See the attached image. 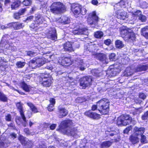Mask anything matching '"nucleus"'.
Instances as JSON below:
<instances>
[{"mask_svg": "<svg viewBox=\"0 0 148 148\" xmlns=\"http://www.w3.org/2000/svg\"><path fill=\"white\" fill-rule=\"evenodd\" d=\"M61 23L63 24H66L70 23V20L67 17H64L62 19Z\"/></svg>", "mask_w": 148, "mask_h": 148, "instance_id": "41", "label": "nucleus"}, {"mask_svg": "<svg viewBox=\"0 0 148 148\" xmlns=\"http://www.w3.org/2000/svg\"><path fill=\"white\" fill-rule=\"evenodd\" d=\"M11 89H12V90H14V91L17 92L20 95H25V93L24 92H22V91H20L18 90L15 88L13 87H12V88H11Z\"/></svg>", "mask_w": 148, "mask_h": 148, "instance_id": "59", "label": "nucleus"}, {"mask_svg": "<svg viewBox=\"0 0 148 148\" xmlns=\"http://www.w3.org/2000/svg\"><path fill=\"white\" fill-rule=\"evenodd\" d=\"M112 143L110 141H106L102 143V148L110 147L112 145Z\"/></svg>", "mask_w": 148, "mask_h": 148, "instance_id": "39", "label": "nucleus"}, {"mask_svg": "<svg viewBox=\"0 0 148 148\" xmlns=\"http://www.w3.org/2000/svg\"><path fill=\"white\" fill-rule=\"evenodd\" d=\"M73 125L72 121L69 119H66L62 121L58 126V131L64 134L68 132V129L71 128Z\"/></svg>", "mask_w": 148, "mask_h": 148, "instance_id": "3", "label": "nucleus"}, {"mask_svg": "<svg viewBox=\"0 0 148 148\" xmlns=\"http://www.w3.org/2000/svg\"><path fill=\"white\" fill-rule=\"evenodd\" d=\"M145 129L143 127H138L137 126L135 127L134 128V134L136 136L141 135L145 132Z\"/></svg>", "mask_w": 148, "mask_h": 148, "instance_id": "22", "label": "nucleus"}, {"mask_svg": "<svg viewBox=\"0 0 148 148\" xmlns=\"http://www.w3.org/2000/svg\"><path fill=\"white\" fill-rule=\"evenodd\" d=\"M25 64V62H21V61H18L16 63V65L17 67L19 68H23Z\"/></svg>", "mask_w": 148, "mask_h": 148, "instance_id": "38", "label": "nucleus"}, {"mask_svg": "<svg viewBox=\"0 0 148 148\" xmlns=\"http://www.w3.org/2000/svg\"><path fill=\"white\" fill-rule=\"evenodd\" d=\"M27 104L34 113H36L39 112L37 108L32 103L28 102L27 103Z\"/></svg>", "mask_w": 148, "mask_h": 148, "instance_id": "29", "label": "nucleus"}, {"mask_svg": "<svg viewBox=\"0 0 148 148\" xmlns=\"http://www.w3.org/2000/svg\"><path fill=\"white\" fill-rule=\"evenodd\" d=\"M147 68L148 66L146 65H140L136 69V71L138 72L142 71H145L147 70Z\"/></svg>", "mask_w": 148, "mask_h": 148, "instance_id": "31", "label": "nucleus"}, {"mask_svg": "<svg viewBox=\"0 0 148 148\" xmlns=\"http://www.w3.org/2000/svg\"><path fill=\"white\" fill-rule=\"evenodd\" d=\"M40 25L38 23L36 22L34 20V22L32 23L30 25V27L33 29H35L36 28H37Z\"/></svg>", "mask_w": 148, "mask_h": 148, "instance_id": "40", "label": "nucleus"}, {"mask_svg": "<svg viewBox=\"0 0 148 148\" xmlns=\"http://www.w3.org/2000/svg\"><path fill=\"white\" fill-rule=\"evenodd\" d=\"M87 30L88 29L86 27L78 26L72 31V33L75 35L84 34Z\"/></svg>", "mask_w": 148, "mask_h": 148, "instance_id": "11", "label": "nucleus"}, {"mask_svg": "<svg viewBox=\"0 0 148 148\" xmlns=\"http://www.w3.org/2000/svg\"><path fill=\"white\" fill-rule=\"evenodd\" d=\"M34 58L36 60H35L38 66H41L46 62V61L44 60L42 58L35 57Z\"/></svg>", "mask_w": 148, "mask_h": 148, "instance_id": "30", "label": "nucleus"}, {"mask_svg": "<svg viewBox=\"0 0 148 148\" xmlns=\"http://www.w3.org/2000/svg\"><path fill=\"white\" fill-rule=\"evenodd\" d=\"M16 105L17 109L19 112L21 117L24 121L23 125L24 127H25L27 123L24 114V111L23 106V104L21 102H17Z\"/></svg>", "mask_w": 148, "mask_h": 148, "instance_id": "8", "label": "nucleus"}, {"mask_svg": "<svg viewBox=\"0 0 148 148\" xmlns=\"http://www.w3.org/2000/svg\"><path fill=\"white\" fill-rule=\"evenodd\" d=\"M53 77L49 73H45L40 75L39 78V82L43 87H50L53 82Z\"/></svg>", "mask_w": 148, "mask_h": 148, "instance_id": "1", "label": "nucleus"}, {"mask_svg": "<svg viewBox=\"0 0 148 148\" xmlns=\"http://www.w3.org/2000/svg\"><path fill=\"white\" fill-rule=\"evenodd\" d=\"M130 140L133 144H135L139 142V138L134 135H132L130 138Z\"/></svg>", "mask_w": 148, "mask_h": 148, "instance_id": "33", "label": "nucleus"}, {"mask_svg": "<svg viewBox=\"0 0 148 148\" xmlns=\"http://www.w3.org/2000/svg\"><path fill=\"white\" fill-rule=\"evenodd\" d=\"M133 68V67H132L131 68L130 67H127L124 73V75L126 76H130L133 74L134 72H136V69L134 70Z\"/></svg>", "mask_w": 148, "mask_h": 148, "instance_id": "24", "label": "nucleus"}, {"mask_svg": "<svg viewBox=\"0 0 148 148\" xmlns=\"http://www.w3.org/2000/svg\"><path fill=\"white\" fill-rule=\"evenodd\" d=\"M8 100V98L6 95L4 94L3 92H0V101L5 102H7Z\"/></svg>", "mask_w": 148, "mask_h": 148, "instance_id": "34", "label": "nucleus"}, {"mask_svg": "<svg viewBox=\"0 0 148 148\" xmlns=\"http://www.w3.org/2000/svg\"><path fill=\"white\" fill-rule=\"evenodd\" d=\"M115 131V129L114 128H108V130L107 131H106V134H108V133H107L108 132L109 133V134H108L110 135L111 136H113L114 135V133H110V132H114V131Z\"/></svg>", "mask_w": 148, "mask_h": 148, "instance_id": "47", "label": "nucleus"}, {"mask_svg": "<svg viewBox=\"0 0 148 148\" xmlns=\"http://www.w3.org/2000/svg\"><path fill=\"white\" fill-rule=\"evenodd\" d=\"M58 62L64 66H69L73 62L71 57H61L59 60Z\"/></svg>", "mask_w": 148, "mask_h": 148, "instance_id": "9", "label": "nucleus"}, {"mask_svg": "<svg viewBox=\"0 0 148 148\" xmlns=\"http://www.w3.org/2000/svg\"><path fill=\"white\" fill-rule=\"evenodd\" d=\"M147 5V3L146 2H143L140 5L141 7L143 8H146Z\"/></svg>", "mask_w": 148, "mask_h": 148, "instance_id": "64", "label": "nucleus"}, {"mask_svg": "<svg viewBox=\"0 0 148 148\" xmlns=\"http://www.w3.org/2000/svg\"><path fill=\"white\" fill-rule=\"evenodd\" d=\"M5 120L7 121H12V116L10 114H8L5 116Z\"/></svg>", "mask_w": 148, "mask_h": 148, "instance_id": "50", "label": "nucleus"}, {"mask_svg": "<svg viewBox=\"0 0 148 148\" xmlns=\"http://www.w3.org/2000/svg\"><path fill=\"white\" fill-rule=\"evenodd\" d=\"M146 95L143 93H140L139 95V97L144 100L146 97Z\"/></svg>", "mask_w": 148, "mask_h": 148, "instance_id": "61", "label": "nucleus"}, {"mask_svg": "<svg viewBox=\"0 0 148 148\" xmlns=\"http://www.w3.org/2000/svg\"><path fill=\"white\" fill-rule=\"evenodd\" d=\"M63 49L65 51L72 52L74 51V50L73 48L71 43L69 42H66L63 44Z\"/></svg>", "mask_w": 148, "mask_h": 148, "instance_id": "16", "label": "nucleus"}, {"mask_svg": "<svg viewBox=\"0 0 148 148\" xmlns=\"http://www.w3.org/2000/svg\"><path fill=\"white\" fill-rule=\"evenodd\" d=\"M139 19L142 22H145L146 20V17L144 15H141L139 16Z\"/></svg>", "mask_w": 148, "mask_h": 148, "instance_id": "51", "label": "nucleus"}, {"mask_svg": "<svg viewBox=\"0 0 148 148\" xmlns=\"http://www.w3.org/2000/svg\"><path fill=\"white\" fill-rule=\"evenodd\" d=\"M141 34L147 39H148V26L142 28L141 30Z\"/></svg>", "mask_w": 148, "mask_h": 148, "instance_id": "32", "label": "nucleus"}, {"mask_svg": "<svg viewBox=\"0 0 148 148\" xmlns=\"http://www.w3.org/2000/svg\"><path fill=\"white\" fill-rule=\"evenodd\" d=\"M26 11V8H23L20 9L18 12H15L13 14L14 18L18 20L21 18L20 16L23 15Z\"/></svg>", "mask_w": 148, "mask_h": 148, "instance_id": "18", "label": "nucleus"}, {"mask_svg": "<svg viewBox=\"0 0 148 148\" xmlns=\"http://www.w3.org/2000/svg\"><path fill=\"white\" fill-rule=\"evenodd\" d=\"M26 138L25 137L21 135H19L18 137V140L22 145L24 146H29L31 145L32 143V141L29 140L26 141Z\"/></svg>", "mask_w": 148, "mask_h": 148, "instance_id": "13", "label": "nucleus"}, {"mask_svg": "<svg viewBox=\"0 0 148 148\" xmlns=\"http://www.w3.org/2000/svg\"><path fill=\"white\" fill-rule=\"evenodd\" d=\"M120 71V70L118 68H114L110 71H108L107 73V77H111L116 76Z\"/></svg>", "mask_w": 148, "mask_h": 148, "instance_id": "17", "label": "nucleus"}, {"mask_svg": "<svg viewBox=\"0 0 148 148\" xmlns=\"http://www.w3.org/2000/svg\"><path fill=\"white\" fill-rule=\"evenodd\" d=\"M24 131L27 135H29L30 134L29 129L28 128H25L24 130Z\"/></svg>", "mask_w": 148, "mask_h": 148, "instance_id": "63", "label": "nucleus"}, {"mask_svg": "<svg viewBox=\"0 0 148 148\" xmlns=\"http://www.w3.org/2000/svg\"><path fill=\"white\" fill-rule=\"evenodd\" d=\"M35 60V59L34 58L28 62V66L30 68L35 69L38 66Z\"/></svg>", "mask_w": 148, "mask_h": 148, "instance_id": "27", "label": "nucleus"}, {"mask_svg": "<svg viewBox=\"0 0 148 148\" xmlns=\"http://www.w3.org/2000/svg\"><path fill=\"white\" fill-rule=\"evenodd\" d=\"M132 118L128 115H122L118 118L117 124L119 125H127L131 122Z\"/></svg>", "mask_w": 148, "mask_h": 148, "instance_id": "6", "label": "nucleus"}, {"mask_svg": "<svg viewBox=\"0 0 148 148\" xmlns=\"http://www.w3.org/2000/svg\"><path fill=\"white\" fill-rule=\"evenodd\" d=\"M54 106V105H51L49 104L47 107V110L49 112L52 111L53 110V108Z\"/></svg>", "mask_w": 148, "mask_h": 148, "instance_id": "57", "label": "nucleus"}, {"mask_svg": "<svg viewBox=\"0 0 148 148\" xmlns=\"http://www.w3.org/2000/svg\"><path fill=\"white\" fill-rule=\"evenodd\" d=\"M116 17L121 19L125 20L127 18V13L123 10L116 11Z\"/></svg>", "mask_w": 148, "mask_h": 148, "instance_id": "20", "label": "nucleus"}, {"mask_svg": "<svg viewBox=\"0 0 148 148\" xmlns=\"http://www.w3.org/2000/svg\"><path fill=\"white\" fill-rule=\"evenodd\" d=\"M84 115L92 119H97L100 118V115L95 112L91 111L90 110L85 111L84 113Z\"/></svg>", "mask_w": 148, "mask_h": 148, "instance_id": "15", "label": "nucleus"}, {"mask_svg": "<svg viewBox=\"0 0 148 148\" xmlns=\"http://www.w3.org/2000/svg\"><path fill=\"white\" fill-rule=\"evenodd\" d=\"M8 61L5 59H0V71H5L8 67Z\"/></svg>", "mask_w": 148, "mask_h": 148, "instance_id": "19", "label": "nucleus"}, {"mask_svg": "<svg viewBox=\"0 0 148 148\" xmlns=\"http://www.w3.org/2000/svg\"><path fill=\"white\" fill-rule=\"evenodd\" d=\"M76 130L75 128L71 127V128L68 129V132L66 134H70L71 136H74L76 134Z\"/></svg>", "mask_w": 148, "mask_h": 148, "instance_id": "36", "label": "nucleus"}, {"mask_svg": "<svg viewBox=\"0 0 148 148\" xmlns=\"http://www.w3.org/2000/svg\"><path fill=\"white\" fill-rule=\"evenodd\" d=\"M116 47L117 48L121 49L124 46V45L122 42L120 40H117L115 41Z\"/></svg>", "mask_w": 148, "mask_h": 148, "instance_id": "35", "label": "nucleus"}, {"mask_svg": "<svg viewBox=\"0 0 148 148\" xmlns=\"http://www.w3.org/2000/svg\"><path fill=\"white\" fill-rule=\"evenodd\" d=\"M94 36L97 38H101L102 37V32L101 31H97L95 33Z\"/></svg>", "mask_w": 148, "mask_h": 148, "instance_id": "46", "label": "nucleus"}, {"mask_svg": "<svg viewBox=\"0 0 148 148\" xmlns=\"http://www.w3.org/2000/svg\"><path fill=\"white\" fill-rule=\"evenodd\" d=\"M56 124H52L51 125H50L49 128L50 130H54L56 126Z\"/></svg>", "mask_w": 148, "mask_h": 148, "instance_id": "62", "label": "nucleus"}, {"mask_svg": "<svg viewBox=\"0 0 148 148\" xmlns=\"http://www.w3.org/2000/svg\"><path fill=\"white\" fill-rule=\"evenodd\" d=\"M132 129V127L131 126L128 127L124 130L123 132L124 133L127 134Z\"/></svg>", "mask_w": 148, "mask_h": 148, "instance_id": "60", "label": "nucleus"}, {"mask_svg": "<svg viewBox=\"0 0 148 148\" xmlns=\"http://www.w3.org/2000/svg\"><path fill=\"white\" fill-rule=\"evenodd\" d=\"M21 87L26 92H29L31 89L30 86L28 85L24 81L22 82L21 83Z\"/></svg>", "mask_w": 148, "mask_h": 148, "instance_id": "26", "label": "nucleus"}, {"mask_svg": "<svg viewBox=\"0 0 148 148\" xmlns=\"http://www.w3.org/2000/svg\"><path fill=\"white\" fill-rule=\"evenodd\" d=\"M71 10L74 16L77 18L82 17L85 15L87 12L85 8L78 4L73 5L71 6Z\"/></svg>", "mask_w": 148, "mask_h": 148, "instance_id": "2", "label": "nucleus"}, {"mask_svg": "<svg viewBox=\"0 0 148 148\" xmlns=\"http://www.w3.org/2000/svg\"><path fill=\"white\" fill-rule=\"evenodd\" d=\"M148 117V111H147L142 117V119L143 120H145Z\"/></svg>", "mask_w": 148, "mask_h": 148, "instance_id": "58", "label": "nucleus"}, {"mask_svg": "<svg viewBox=\"0 0 148 148\" xmlns=\"http://www.w3.org/2000/svg\"><path fill=\"white\" fill-rule=\"evenodd\" d=\"M10 25L13 27L14 30H18L23 28L24 26L22 23H19L18 22H13L10 23Z\"/></svg>", "mask_w": 148, "mask_h": 148, "instance_id": "23", "label": "nucleus"}, {"mask_svg": "<svg viewBox=\"0 0 148 148\" xmlns=\"http://www.w3.org/2000/svg\"><path fill=\"white\" fill-rule=\"evenodd\" d=\"M102 65L103 64H106L108 63V59L106 55L105 54H102Z\"/></svg>", "mask_w": 148, "mask_h": 148, "instance_id": "43", "label": "nucleus"}, {"mask_svg": "<svg viewBox=\"0 0 148 148\" xmlns=\"http://www.w3.org/2000/svg\"><path fill=\"white\" fill-rule=\"evenodd\" d=\"M47 38L53 40H55L57 38L56 30L53 29L49 30L46 34Z\"/></svg>", "mask_w": 148, "mask_h": 148, "instance_id": "12", "label": "nucleus"}, {"mask_svg": "<svg viewBox=\"0 0 148 148\" xmlns=\"http://www.w3.org/2000/svg\"><path fill=\"white\" fill-rule=\"evenodd\" d=\"M7 36V35H5L3 36L2 39L1 40L0 42V47L3 46V43H4L5 41H6V40L4 39V38H6Z\"/></svg>", "mask_w": 148, "mask_h": 148, "instance_id": "52", "label": "nucleus"}, {"mask_svg": "<svg viewBox=\"0 0 148 148\" xmlns=\"http://www.w3.org/2000/svg\"><path fill=\"white\" fill-rule=\"evenodd\" d=\"M64 6L60 2H53L50 7V10L53 13L58 14L63 12Z\"/></svg>", "mask_w": 148, "mask_h": 148, "instance_id": "4", "label": "nucleus"}, {"mask_svg": "<svg viewBox=\"0 0 148 148\" xmlns=\"http://www.w3.org/2000/svg\"><path fill=\"white\" fill-rule=\"evenodd\" d=\"M129 40H134L135 39V34L134 33H129L127 36Z\"/></svg>", "mask_w": 148, "mask_h": 148, "instance_id": "42", "label": "nucleus"}, {"mask_svg": "<svg viewBox=\"0 0 148 148\" xmlns=\"http://www.w3.org/2000/svg\"><path fill=\"white\" fill-rule=\"evenodd\" d=\"M34 20L40 25L43 23L45 20L41 14H35Z\"/></svg>", "mask_w": 148, "mask_h": 148, "instance_id": "25", "label": "nucleus"}, {"mask_svg": "<svg viewBox=\"0 0 148 148\" xmlns=\"http://www.w3.org/2000/svg\"><path fill=\"white\" fill-rule=\"evenodd\" d=\"M92 79L90 76H85L80 78L79 80V86L83 89H85L87 87L92 85Z\"/></svg>", "mask_w": 148, "mask_h": 148, "instance_id": "5", "label": "nucleus"}, {"mask_svg": "<svg viewBox=\"0 0 148 148\" xmlns=\"http://www.w3.org/2000/svg\"><path fill=\"white\" fill-rule=\"evenodd\" d=\"M109 102L108 99L106 98L102 99V115L107 114L109 111Z\"/></svg>", "mask_w": 148, "mask_h": 148, "instance_id": "10", "label": "nucleus"}, {"mask_svg": "<svg viewBox=\"0 0 148 148\" xmlns=\"http://www.w3.org/2000/svg\"><path fill=\"white\" fill-rule=\"evenodd\" d=\"M49 101L50 102V103L49 104L54 105L56 103V101L55 99L53 98H51L49 100Z\"/></svg>", "mask_w": 148, "mask_h": 148, "instance_id": "56", "label": "nucleus"}, {"mask_svg": "<svg viewBox=\"0 0 148 148\" xmlns=\"http://www.w3.org/2000/svg\"><path fill=\"white\" fill-rule=\"evenodd\" d=\"M26 54L27 56L30 57H33L35 54V52L32 51H26Z\"/></svg>", "mask_w": 148, "mask_h": 148, "instance_id": "48", "label": "nucleus"}, {"mask_svg": "<svg viewBox=\"0 0 148 148\" xmlns=\"http://www.w3.org/2000/svg\"><path fill=\"white\" fill-rule=\"evenodd\" d=\"M21 2L19 1H14L10 5V7L12 10H16L21 5Z\"/></svg>", "mask_w": 148, "mask_h": 148, "instance_id": "28", "label": "nucleus"}, {"mask_svg": "<svg viewBox=\"0 0 148 148\" xmlns=\"http://www.w3.org/2000/svg\"><path fill=\"white\" fill-rule=\"evenodd\" d=\"M31 0H24L22 2V3L25 6H28L31 4Z\"/></svg>", "mask_w": 148, "mask_h": 148, "instance_id": "45", "label": "nucleus"}, {"mask_svg": "<svg viewBox=\"0 0 148 148\" xmlns=\"http://www.w3.org/2000/svg\"><path fill=\"white\" fill-rule=\"evenodd\" d=\"M141 135V142L142 143H145L146 142V136L145 135H143V134H142Z\"/></svg>", "mask_w": 148, "mask_h": 148, "instance_id": "55", "label": "nucleus"}, {"mask_svg": "<svg viewBox=\"0 0 148 148\" xmlns=\"http://www.w3.org/2000/svg\"><path fill=\"white\" fill-rule=\"evenodd\" d=\"M84 115L92 119H97L100 118V115L95 112L91 111L90 110L85 111L84 113Z\"/></svg>", "mask_w": 148, "mask_h": 148, "instance_id": "14", "label": "nucleus"}, {"mask_svg": "<svg viewBox=\"0 0 148 148\" xmlns=\"http://www.w3.org/2000/svg\"><path fill=\"white\" fill-rule=\"evenodd\" d=\"M8 146V143L3 141L0 142V147H6Z\"/></svg>", "mask_w": 148, "mask_h": 148, "instance_id": "53", "label": "nucleus"}, {"mask_svg": "<svg viewBox=\"0 0 148 148\" xmlns=\"http://www.w3.org/2000/svg\"><path fill=\"white\" fill-rule=\"evenodd\" d=\"M58 112L60 118H62L66 116L68 114V110L62 107L58 108Z\"/></svg>", "mask_w": 148, "mask_h": 148, "instance_id": "21", "label": "nucleus"}, {"mask_svg": "<svg viewBox=\"0 0 148 148\" xmlns=\"http://www.w3.org/2000/svg\"><path fill=\"white\" fill-rule=\"evenodd\" d=\"M121 62L123 64H127L129 61L130 59L124 55L123 58H121Z\"/></svg>", "mask_w": 148, "mask_h": 148, "instance_id": "37", "label": "nucleus"}, {"mask_svg": "<svg viewBox=\"0 0 148 148\" xmlns=\"http://www.w3.org/2000/svg\"><path fill=\"white\" fill-rule=\"evenodd\" d=\"M88 23L90 25H96L99 21V18L96 15L95 11L90 13L87 18Z\"/></svg>", "mask_w": 148, "mask_h": 148, "instance_id": "7", "label": "nucleus"}, {"mask_svg": "<svg viewBox=\"0 0 148 148\" xmlns=\"http://www.w3.org/2000/svg\"><path fill=\"white\" fill-rule=\"evenodd\" d=\"M94 56V58L99 60H102V53H96L93 54Z\"/></svg>", "mask_w": 148, "mask_h": 148, "instance_id": "44", "label": "nucleus"}, {"mask_svg": "<svg viewBox=\"0 0 148 148\" xmlns=\"http://www.w3.org/2000/svg\"><path fill=\"white\" fill-rule=\"evenodd\" d=\"M132 14L135 16H140L141 15V12L139 10H136V11L132 12Z\"/></svg>", "mask_w": 148, "mask_h": 148, "instance_id": "54", "label": "nucleus"}, {"mask_svg": "<svg viewBox=\"0 0 148 148\" xmlns=\"http://www.w3.org/2000/svg\"><path fill=\"white\" fill-rule=\"evenodd\" d=\"M115 54L114 53H113L110 54L109 55V58L110 61H114L115 59Z\"/></svg>", "mask_w": 148, "mask_h": 148, "instance_id": "49", "label": "nucleus"}]
</instances>
